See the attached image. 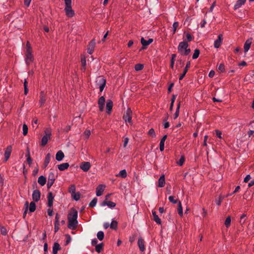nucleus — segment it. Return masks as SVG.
<instances>
[{
	"label": "nucleus",
	"mask_w": 254,
	"mask_h": 254,
	"mask_svg": "<svg viewBox=\"0 0 254 254\" xmlns=\"http://www.w3.org/2000/svg\"><path fill=\"white\" fill-rule=\"evenodd\" d=\"M24 94L27 95V94L28 92V82L26 80V79H25L24 82Z\"/></svg>",
	"instance_id": "46"
},
{
	"label": "nucleus",
	"mask_w": 254,
	"mask_h": 254,
	"mask_svg": "<svg viewBox=\"0 0 254 254\" xmlns=\"http://www.w3.org/2000/svg\"><path fill=\"white\" fill-rule=\"evenodd\" d=\"M179 23L178 22H175L173 24V34H175L177 28L179 27Z\"/></svg>",
	"instance_id": "50"
},
{
	"label": "nucleus",
	"mask_w": 254,
	"mask_h": 254,
	"mask_svg": "<svg viewBox=\"0 0 254 254\" xmlns=\"http://www.w3.org/2000/svg\"><path fill=\"white\" fill-rule=\"evenodd\" d=\"M231 221V217H230V216H229L226 218L225 221V225L226 227L228 228L230 226Z\"/></svg>",
	"instance_id": "39"
},
{
	"label": "nucleus",
	"mask_w": 254,
	"mask_h": 254,
	"mask_svg": "<svg viewBox=\"0 0 254 254\" xmlns=\"http://www.w3.org/2000/svg\"><path fill=\"white\" fill-rule=\"evenodd\" d=\"M101 82H102V84L101 85H100L99 86V89H100V92H102L104 88H105V86H106V80H102L101 81Z\"/></svg>",
	"instance_id": "49"
},
{
	"label": "nucleus",
	"mask_w": 254,
	"mask_h": 254,
	"mask_svg": "<svg viewBox=\"0 0 254 254\" xmlns=\"http://www.w3.org/2000/svg\"><path fill=\"white\" fill-rule=\"evenodd\" d=\"M246 216V215L245 214H243L241 216V218H240V223L241 224H243L245 222V220H243Z\"/></svg>",
	"instance_id": "63"
},
{
	"label": "nucleus",
	"mask_w": 254,
	"mask_h": 254,
	"mask_svg": "<svg viewBox=\"0 0 254 254\" xmlns=\"http://www.w3.org/2000/svg\"><path fill=\"white\" fill-rule=\"evenodd\" d=\"M55 181L48 180V183H47V188L48 189H49L54 184Z\"/></svg>",
	"instance_id": "62"
},
{
	"label": "nucleus",
	"mask_w": 254,
	"mask_h": 254,
	"mask_svg": "<svg viewBox=\"0 0 254 254\" xmlns=\"http://www.w3.org/2000/svg\"><path fill=\"white\" fill-rule=\"evenodd\" d=\"M66 237V241L65 242V245H67L71 241V237L69 234H66L65 235Z\"/></svg>",
	"instance_id": "51"
},
{
	"label": "nucleus",
	"mask_w": 254,
	"mask_h": 254,
	"mask_svg": "<svg viewBox=\"0 0 254 254\" xmlns=\"http://www.w3.org/2000/svg\"><path fill=\"white\" fill-rule=\"evenodd\" d=\"M222 39V35H219L218 38L214 41V46L215 48H218L220 46Z\"/></svg>",
	"instance_id": "19"
},
{
	"label": "nucleus",
	"mask_w": 254,
	"mask_h": 254,
	"mask_svg": "<svg viewBox=\"0 0 254 254\" xmlns=\"http://www.w3.org/2000/svg\"><path fill=\"white\" fill-rule=\"evenodd\" d=\"M36 204L35 201H32L30 202L29 204V212L32 213L35 211L36 210Z\"/></svg>",
	"instance_id": "31"
},
{
	"label": "nucleus",
	"mask_w": 254,
	"mask_h": 254,
	"mask_svg": "<svg viewBox=\"0 0 254 254\" xmlns=\"http://www.w3.org/2000/svg\"><path fill=\"white\" fill-rule=\"evenodd\" d=\"M32 53V50L30 51V49L28 48V50L26 51L25 53V62L28 65H29L30 62H32L34 61V58Z\"/></svg>",
	"instance_id": "4"
},
{
	"label": "nucleus",
	"mask_w": 254,
	"mask_h": 254,
	"mask_svg": "<svg viewBox=\"0 0 254 254\" xmlns=\"http://www.w3.org/2000/svg\"><path fill=\"white\" fill-rule=\"evenodd\" d=\"M251 44L252 39H249L246 41L244 47V52L245 53L249 51V50L250 48Z\"/></svg>",
	"instance_id": "20"
},
{
	"label": "nucleus",
	"mask_w": 254,
	"mask_h": 254,
	"mask_svg": "<svg viewBox=\"0 0 254 254\" xmlns=\"http://www.w3.org/2000/svg\"><path fill=\"white\" fill-rule=\"evenodd\" d=\"M178 213L180 215V216H182L183 215V207L182 206L181 202V201L179 202L178 203Z\"/></svg>",
	"instance_id": "37"
},
{
	"label": "nucleus",
	"mask_w": 254,
	"mask_h": 254,
	"mask_svg": "<svg viewBox=\"0 0 254 254\" xmlns=\"http://www.w3.org/2000/svg\"><path fill=\"white\" fill-rule=\"evenodd\" d=\"M61 249V247L58 243H55L53 247V254H57L58 251Z\"/></svg>",
	"instance_id": "22"
},
{
	"label": "nucleus",
	"mask_w": 254,
	"mask_h": 254,
	"mask_svg": "<svg viewBox=\"0 0 254 254\" xmlns=\"http://www.w3.org/2000/svg\"><path fill=\"white\" fill-rule=\"evenodd\" d=\"M97 237L100 241H102L104 238V233L103 231H99L97 233Z\"/></svg>",
	"instance_id": "35"
},
{
	"label": "nucleus",
	"mask_w": 254,
	"mask_h": 254,
	"mask_svg": "<svg viewBox=\"0 0 254 254\" xmlns=\"http://www.w3.org/2000/svg\"><path fill=\"white\" fill-rule=\"evenodd\" d=\"M153 39L151 38L149 39L148 40H146L144 39V38H141V43L143 46V49L146 48V47L148 46L150 44H151L153 42Z\"/></svg>",
	"instance_id": "17"
},
{
	"label": "nucleus",
	"mask_w": 254,
	"mask_h": 254,
	"mask_svg": "<svg viewBox=\"0 0 254 254\" xmlns=\"http://www.w3.org/2000/svg\"><path fill=\"white\" fill-rule=\"evenodd\" d=\"M60 229V223H55V233H57Z\"/></svg>",
	"instance_id": "64"
},
{
	"label": "nucleus",
	"mask_w": 254,
	"mask_h": 254,
	"mask_svg": "<svg viewBox=\"0 0 254 254\" xmlns=\"http://www.w3.org/2000/svg\"><path fill=\"white\" fill-rule=\"evenodd\" d=\"M137 244L141 252H143L145 250V247L144 245V241L141 238H140L138 239Z\"/></svg>",
	"instance_id": "24"
},
{
	"label": "nucleus",
	"mask_w": 254,
	"mask_h": 254,
	"mask_svg": "<svg viewBox=\"0 0 254 254\" xmlns=\"http://www.w3.org/2000/svg\"><path fill=\"white\" fill-rule=\"evenodd\" d=\"M81 65L82 67L86 66V58L85 57H81Z\"/></svg>",
	"instance_id": "56"
},
{
	"label": "nucleus",
	"mask_w": 254,
	"mask_h": 254,
	"mask_svg": "<svg viewBox=\"0 0 254 254\" xmlns=\"http://www.w3.org/2000/svg\"><path fill=\"white\" fill-rule=\"evenodd\" d=\"M12 151V146L11 145H8L5 151L4 152V161L6 162L8 159H9L11 153Z\"/></svg>",
	"instance_id": "11"
},
{
	"label": "nucleus",
	"mask_w": 254,
	"mask_h": 254,
	"mask_svg": "<svg viewBox=\"0 0 254 254\" xmlns=\"http://www.w3.org/2000/svg\"><path fill=\"white\" fill-rule=\"evenodd\" d=\"M152 215L153 217V220L158 224H160L161 223V219L159 218L158 216L156 214L155 211H152Z\"/></svg>",
	"instance_id": "30"
},
{
	"label": "nucleus",
	"mask_w": 254,
	"mask_h": 254,
	"mask_svg": "<svg viewBox=\"0 0 254 254\" xmlns=\"http://www.w3.org/2000/svg\"><path fill=\"white\" fill-rule=\"evenodd\" d=\"M38 182L41 186H44L46 183V178L44 176H40L38 178Z\"/></svg>",
	"instance_id": "28"
},
{
	"label": "nucleus",
	"mask_w": 254,
	"mask_h": 254,
	"mask_svg": "<svg viewBox=\"0 0 254 254\" xmlns=\"http://www.w3.org/2000/svg\"><path fill=\"white\" fill-rule=\"evenodd\" d=\"M95 46V40L93 39L89 42L87 46V52L89 54L91 55L93 53Z\"/></svg>",
	"instance_id": "7"
},
{
	"label": "nucleus",
	"mask_w": 254,
	"mask_h": 254,
	"mask_svg": "<svg viewBox=\"0 0 254 254\" xmlns=\"http://www.w3.org/2000/svg\"><path fill=\"white\" fill-rule=\"evenodd\" d=\"M104 247V244L103 243H101L99 244H98L95 246V251L98 253H101L103 250Z\"/></svg>",
	"instance_id": "29"
},
{
	"label": "nucleus",
	"mask_w": 254,
	"mask_h": 254,
	"mask_svg": "<svg viewBox=\"0 0 254 254\" xmlns=\"http://www.w3.org/2000/svg\"><path fill=\"white\" fill-rule=\"evenodd\" d=\"M105 185H100L96 188V195L98 196H100L102 195L104 189L105 188Z\"/></svg>",
	"instance_id": "14"
},
{
	"label": "nucleus",
	"mask_w": 254,
	"mask_h": 254,
	"mask_svg": "<svg viewBox=\"0 0 254 254\" xmlns=\"http://www.w3.org/2000/svg\"><path fill=\"white\" fill-rule=\"evenodd\" d=\"M189 47V44L186 41H183L179 43L178 47V52L180 54L183 53V52L185 50Z\"/></svg>",
	"instance_id": "5"
},
{
	"label": "nucleus",
	"mask_w": 254,
	"mask_h": 254,
	"mask_svg": "<svg viewBox=\"0 0 254 254\" xmlns=\"http://www.w3.org/2000/svg\"><path fill=\"white\" fill-rule=\"evenodd\" d=\"M190 49L187 48L185 50H184L183 52V53H181V54L182 55L187 56L190 53Z\"/></svg>",
	"instance_id": "59"
},
{
	"label": "nucleus",
	"mask_w": 254,
	"mask_h": 254,
	"mask_svg": "<svg viewBox=\"0 0 254 254\" xmlns=\"http://www.w3.org/2000/svg\"><path fill=\"white\" fill-rule=\"evenodd\" d=\"M46 93L44 91H42L40 93V100L39 102L40 106H42L46 102Z\"/></svg>",
	"instance_id": "16"
},
{
	"label": "nucleus",
	"mask_w": 254,
	"mask_h": 254,
	"mask_svg": "<svg viewBox=\"0 0 254 254\" xmlns=\"http://www.w3.org/2000/svg\"><path fill=\"white\" fill-rule=\"evenodd\" d=\"M113 106V103L110 99H108L106 103V112L108 114H110Z\"/></svg>",
	"instance_id": "13"
},
{
	"label": "nucleus",
	"mask_w": 254,
	"mask_h": 254,
	"mask_svg": "<svg viewBox=\"0 0 254 254\" xmlns=\"http://www.w3.org/2000/svg\"><path fill=\"white\" fill-rule=\"evenodd\" d=\"M127 176V173L125 169H124L120 172L118 175H117V177H121L123 178H125Z\"/></svg>",
	"instance_id": "32"
},
{
	"label": "nucleus",
	"mask_w": 254,
	"mask_h": 254,
	"mask_svg": "<svg viewBox=\"0 0 254 254\" xmlns=\"http://www.w3.org/2000/svg\"><path fill=\"white\" fill-rule=\"evenodd\" d=\"M218 69L219 71H220V72H224L225 70V66H224V64H220L218 66Z\"/></svg>",
	"instance_id": "57"
},
{
	"label": "nucleus",
	"mask_w": 254,
	"mask_h": 254,
	"mask_svg": "<svg viewBox=\"0 0 254 254\" xmlns=\"http://www.w3.org/2000/svg\"><path fill=\"white\" fill-rule=\"evenodd\" d=\"M223 198L221 196H220L218 198L215 199V202L218 205H220L222 201Z\"/></svg>",
	"instance_id": "55"
},
{
	"label": "nucleus",
	"mask_w": 254,
	"mask_h": 254,
	"mask_svg": "<svg viewBox=\"0 0 254 254\" xmlns=\"http://www.w3.org/2000/svg\"><path fill=\"white\" fill-rule=\"evenodd\" d=\"M132 114V111H131L130 109L128 108V123H129L130 124H132L131 122V117L130 115Z\"/></svg>",
	"instance_id": "45"
},
{
	"label": "nucleus",
	"mask_w": 254,
	"mask_h": 254,
	"mask_svg": "<svg viewBox=\"0 0 254 254\" xmlns=\"http://www.w3.org/2000/svg\"><path fill=\"white\" fill-rule=\"evenodd\" d=\"M246 1V0H238L236 1V4L234 5V9H237L239 8L242 5H243Z\"/></svg>",
	"instance_id": "26"
},
{
	"label": "nucleus",
	"mask_w": 254,
	"mask_h": 254,
	"mask_svg": "<svg viewBox=\"0 0 254 254\" xmlns=\"http://www.w3.org/2000/svg\"><path fill=\"white\" fill-rule=\"evenodd\" d=\"M51 154L50 153H48L46 157H45V160H44V163H45V164H49L50 161V160H51Z\"/></svg>",
	"instance_id": "47"
},
{
	"label": "nucleus",
	"mask_w": 254,
	"mask_h": 254,
	"mask_svg": "<svg viewBox=\"0 0 254 254\" xmlns=\"http://www.w3.org/2000/svg\"><path fill=\"white\" fill-rule=\"evenodd\" d=\"M44 132L45 135L42 137L41 140V145L42 146H44L47 144L48 141L50 139L52 135L51 130L50 128H46Z\"/></svg>",
	"instance_id": "2"
},
{
	"label": "nucleus",
	"mask_w": 254,
	"mask_h": 254,
	"mask_svg": "<svg viewBox=\"0 0 254 254\" xmlns=\"http://www.w3.org/2000/svg\"><path fill=\"white\" fill-rule=\"evenodd\" d=\"M101 205L102 206L107 205L110 208H114L116 206V203H115L114 202L104 200L102 202Z\"/></svg>",
	"instance_id": "18"
},
{
	"label": "nucleus",
	"mask_w": 254,
	"mask_h": 254,
	"mask_svg": "<svg viewBox=\"0 0 254 254\" xmlns=\"http://www.w3.org/2000/svg\"><path fill=\"white\" fill-rule=\"evenodd\" d=\"M65 8L64 10L66 15L68 17H72L74 15V11L71 7V0H64Z\"/></svg>",
	"instance_id": "1"
},
{
	"label": "nucleus",
	"mask_w": 254,
	"mask_h": 254,
	"mask_svg": "<svg viewBox=\"0 0 254 254\" xmlns=\"http://www.w3.org/2000/svg\"><path fill=\"white\" fill-rule=\"evenodd\" d=\"M80 195L81 194L79 192H75V193H73V194L71 195V196L74 200L77 201L80 199Z\"/></svg>",
	"instance_id": "33"
},
{
	"label": "nucleus",
	"mask_w": 254,
	"mask_h": 254,
	"mask_svg": "<svg viewBox=\"0 0 254 254\" xmlns=\"http://www.w3.org/2000/svg\"><path fill=\"white\" fill-rule=\"evenodd\" d=\"M168 199L170 202H172L174 204H176L177 203V200L174 199V197L173 196H170Z\"/></svg>",
	"instance_id": "61"
},
{
	"label": "nucleus",
	"mask_w": 254,
	"mask_h": 254,
	"mask_svg": "<svg viewBox=\"0 0 254 254\" xmlns=\"http://www.w3.org/2000/svg\"><path fill=\"white\" fill-rule=\"evenodd\" d=\"M91 167V164L89 162H82L80 165V168L84 172H87Z\"/></svg>",
	"instance_id": "9"
},
{
	"label": "nucleus",
	"mask_w": 254,
	"mask_h": 254,
	"mask_svg": "<svg viewBox=\"0 0 254 254\" xmlns=\"http://www.w3.org/2000/svg\"><path fill=\"white\" fill-rule=\"evenodd\" d=\"M180 108V102H179V103L178 104L176 112L174 114V119H177L178 118V117L179 116Z\"/></svg>",
	"instance_id": "36"
},
{
	"label": "nucleus",
	"mask_w": 254,
	"mask_h": 254,
	"mask_svg": "<svg viewBox=\"0 0 254 254\" xmlns=\"http://www.w3.org/2000/svg\"><path fill=\"white\" fill-rule=\"evenodd\" d=\"M69 166V165L68 163H64L63 164L58 165V168L60 171H63L68 169Z\"/></svg>",
	"instance_id": "23"
},
{
	"label": "nucleus",
	"mask_w": 254,
	"mask_h": 254,
	"mask_svg": "<svg viewBox=\"0 0 254 254\" xmlns=\"http://www.w3.org/2000/svg\"><path fill=\"white\" fill-rule=\"evenodd\" d=\"M97 202V198L96 197L94 198L92 200V201L90 202V203L89 204V207H94L96 205Z\"/></svg>",
	"instance_id": "38"
},
{
	"label": "nucleus",
	"mask_w": 254,
	"mask_h": 254,
	"mask_svg": "<svg viewBox=\"0 0 254 254\" xmlns=\"http://www.w3.org/2000/svg\"><path fill=\"white\" fill-rule=\"evenodd\" d=\"M187 40L188 42H190L192 40V36L189 33L185 32Z\"/></svg>",
	"instance_id": "53"
},
{
	"label": "nucleus",
	"mask_w": 254,
	"mask_h": 254,
	"mask_svg": "<svg viewBox=\"0 0 254 254\" xmlns=\"http://www.w3.org/2000/svg\"><path fill=\"white\" fill-rule=\"evenodd\" d=\"M1 234L5 236L7 234V230L5 227L1 226L0 228Z\"/></svg>",
	"instance_id": "52"
},
{
	"label": "nucleus",
	"mask_w": 254,
	"mask_h": 254,
	"mask_svg": "<svg viewBox=\"0 0 254 254\" xmlns=\"http://www.w3.org/2000/svg\"><path fill=\"white\" fill-rule=\"evenodd\" d=\"M199 55V50L198 49H195L194 50V52L192 55V59H197Z\"/></svg>",
	"instance_id": "48"
},
{
	"label": "nucleus",
	"mask_w": 254,
	"mask_h": 254,
	"mask_svg": "<svg viewBox=\"0 0 254 254\" xmlns=\"http://www.w3.org/2000/svg\"><path fill=\"white\" fill-rule=\"evenodd\" d=\"M26 156L27 157V163L29 165H30L32 162V159L30 157V154H26Z\"/></svg>",
	"instance_id": "58"
},
{
	"label": "nucleus",
	"mask_w": 254,
	"mask_h": 254,
	"mask_svg": "<svg viewBox=\"0 0 254 254\" xmlns=\"http://www.w3.org/2000/svg\"><path fill=\"white\" fill-rule=\"evenodd\" d=\"M54 196L53 193L50 191L49 192L47 196L48 203L47 205L49 207L51 208L53 205Z\"/></svg>",
	"instance_id": "12"
},
{
	"label": "nucleus",
	"mask_w": 254,
	"mask_h": 254,
	"mask_svg": "<svg viewBox=\"0 0 254 254\" xmlns=\"http://www.w3.org/2000/svg\"><path fill=\"white\" fill-rule=\"evenodd\" d=\"M148 134L150 136H152V137H155L156 136V134H155V131H154V129L153 128H151L149 129V130L148 131Z\"/></svg>",
	"instance_id": "54"
},
{
	"label": "nucleus",
	"mask_w": 254,
	"mask_h": 254,
	"mask_svg": "<svg viewBox=\"0 0 254 254\" xmlns=\"http://www.w3.org/2000/svg\"><path fill=\"white\" fill-rule=\"evenodd\" d=\"M110 227L112 229L116 230L118 228V222L115 220H113Z\"/></svg>",
	"instance_id": "34"
},
{
	"label": "nucleus",
	"mask_w": 254,
	"mask_h": 254,
	"mask_svg": "<svg viewBox=\"0 0 254 254\" xmlns=\"http://www.w3.org/2000/svg\"><path fill=\"white\" fill-rule=\"evenodd\" d=\"M190 62L188 61L187 63V64L186 65L185 69H184V71H183V73L180 75V76L179 77L180 80H182L183 79V78L185 77V76L186 75V74L188 72V69L190 67Z\"/></svg>",
	"instance_id": "15"
},
{
	"label": "nucleus",
	"mask_w": 254,
	"mask_h": 254,
	"mask_svg": "<svg viewBox=\"0 0 254 254\" xmlns=\"http://www.w3.org/2000/svg\"><path fill=\"white\" fill-rule=\"evenodd\" d=\"M68 224L67 227L71 230H74L77 227L78 221L76 219H71L70 218H67Z\"/></svg>",
	"instance_id": "3"
},
{
	"label": "nucleus",
	"mask_w": 254,
	"mask_h": 254,
	"mask_svg": "<svg viewBox=\"0 0 254 254\" xmlns=\"http://www.w3.org/2000/svg\"><path fill=\"white\" fill-rule=\"evenodd\" d=\"M48 180L55 181L56 177L54 173L51 172L49 173L48 176Z\"/></svg>",
	"instance_id": "44"
},
{
	"label": "nucleus",
	"mask_w": 254,
	"mask_h": 254,
	"mask_svg": "<svg viewBox=\"0 0 254 254\" xmlns=\"http://www.w3.org/2000/svg\"><path fill=\"white\" fill-rule=\"evenodd\" d=\"M105 102V98L104 96L100 97L99 98V99H98V103L99 105V110L101 112H102L104 110Z\"/></svg>",
	"instance_id": "10"
},
{
	"label": "nucleus",
	"mask_w": 254,
	"mask_h": 254,
	"mask_svg": "<svg viewBox=\"0 0 254 254\" xmlns=\"http://www.w3.org/2000/svg\"><path fill=\"white\" fill-rule=\"evenodd\" d=\"M185 162V158L184 157H182L180 160L178 161L177 163L180 166H182Z\"/></svg>",
	"instance_id": "60"
},
{
	"label": "nucleus",
	"mask_w": 254,
	"mask_h": 254,
	"mask_svg": "<svg viewBox=\"0 0 254 254\" xmlns=\"http://www.w3.org/2000/svg\"><path fill=\"white\" fill-rule=\"evenodd\" d=\"M176 57V54H172V58H171V67L172 68H173L174 67V64H175V58Z\"/></svg>",
	"instance_id": "41"
},
{
	"label": "nucleus",
	"mask_w": 254,
	"mask_h": 254,
	"mask_svg": "<svg viewBox=\"0 0 254 254\" xmlns=\"http://www.w3.org/2000/svg\"><path fill=\"white\" fill-rule=\"evenodd\" d=\"M165 184V176L162 175L158 180V187L162 188L163 187Z\"/></svg>",
	"instance_id": "27"
},
{
	"label": "nucleus",
	"mask_w": 254,
	"mask_h": 254,
	"mask_svg": "<svg viewBox=\"0 0 254 254\" xmlns=\"http://www.w3.org/2000/svg\"><path fill=\"white\" fill-rule=\"evenodd\" d=\"M77 216H78L77 211L74 208H73V207L71 208L67 215V218H70L71 219L77 220Z\"/></svg>",
	"instance_id": "6"
},
{
	"label": "nucleus",
	"mask_w": 254,
	"mask_h": 254,
	"mask_svg": "<svg viewBox=\"0 0 254 254\" xmlns=\"http://www.w3.org/2000/svg\"><path fill=\"white\" fill-rule=\"evenodd\" d=\"M64 157V154L62 150L58 151L56 155V159L58 161H62Z\"/></svg>",
	"instance_id": "21"
},
{
	"label": "nucleus",
	"mask_w": 254,
	"mask_h": 254,
	"mask_svg": "<svg viewBox=\"0 0 254 254\" xmlns=\"http://www.w3.org/2000/svg\"><path fill=\"white\" fill-rule=\"evenodd\" d=\"M69 192L71 193V195L73 193H75V186L74 185H71L70 186L68 189Z\"/></svg>",
	"instance_id": "40"
},
{
	"label": "nucleus",
	"mask_w": 254,
	"mask_h": 254,
	"mask_svg": "<svg viewBox=\"0 0 254 254\" xmlns=\"http://www.w3.org/2000/svg\"><path fill=\"white\" fill-rule=\"evenodd\" d=\"M41 197V192L39 190H34L32 193V199L33 201L38 202Z\"/></svg>",
	"instance_id": "8"
},
{
	"label": "nucleus",
	"mask_w": 254,
	"mask_h": 254,
	"mask_svg": "<svg viewBox=\"0 0 254 254\" xmlns=\"http://www.w3.org/2000/svg\"><path fill=\"white\" fill-rule=\"evenodd\" d=\"M143 65L141 64H136L134 66V68L136 71L141 70L143 69Z\"/></svg>",
	"instance_id": "43"
},
{
	"label": "nucleus",
	"mask_w": 254,
	"mask_h": 254,
	"mask_svg": "<svg viewBox=\"0 0 254 254\" xmlns=\"http://www.w3.org/2000/svg\"><path fill=\"white\" fill-rule=\"evenodd\" d=\"M28 128L27 126L24 124L23 125V134L25 136L28 133Z\"/></svg>",
	"instance_id": "42"
},
{
	"label": "nucleus",
	"mask_w": 254,
	"mask_h": 254,
	"mask_svg": "<svg viewBox=\"0 0 254 254\" xmlns=\"http://www.w3.org/2000/svg\"><path fill=\"white\" fill-rule=\"evenodd\" d=\"M167 137V135H165L163 136V137L161 139V141L160 142V150L161 151H162L164 150L165 141Z\"/></svg>",
	"instance_id": "25"
}]
</instances>
